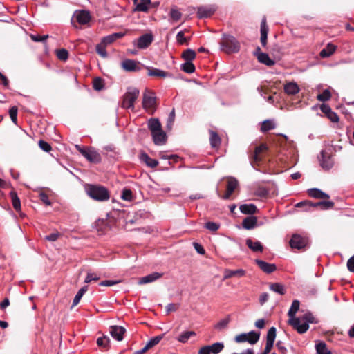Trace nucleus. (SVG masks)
<instances>
[{
  "label": "nucleus",
  "mask_w": 354,
  "mask_h": 354,
  "mask_svg": "<svg viewBox=\"0 0 354 354\" xmlns=\"http://www.w3.org/2000/svg\"><path fill=\"white\" fill-rule=\"evenodd\" d=\"M241 213L245 214H254L257 212V208L254 204H243L239 207Z\"/></svg>",
  "instance_id": "nucleus-27"
},
{
  "label": "nucleus",
  "mask_w": 354,
  "mask_h": 354,
  "mask_svg": "<svg viewBox=\"0 0 354 354\" xmlns=\"http://www.w3.org/2000/svg\"><path fill=\"white\" fill-rule=\"evenodd\" d=\"M148 127L151 131V133L158 131L162 129L160 122L157 118H151L150 120H149Z\"/></svg>",
  "instance_id": "nucleus-28"
},
{
  "label": "nucleus",
  "mask_w": 354,
  "mask_h": 354,
  "mask_svg": "<svg viewBox=\"0 0 354 354\" xmlns=\"http://www.w3.org/2000/svg\"><path fill=\"white\" fill-rule=\"evenodd\" d=\"M300 306V302L299 300L295 299L293 300L291 306L288 312V315L290 317V319H294L296 318L295 317L296 313L299 309Z\"/></svg>",
  "instance_id": "nucleus-34"
},
{
  "label": "nucleus",
  "mask_w": 354,
  "mask_h": 354,
  "mask_svg": "<svg viewBox=\"0 0 354 354\" xmlns=\"http://www.w3.org/2000/svg\"><path fill=\"white\" fill-rule=\"evenodd\" d=\"M259 337H260L259 332H256V331L252 330L248 333V339H249L248 343H250L251 344H254L255 343H257L259 341Z\"/></svg>",
  "instance_id": "nucleus-46"
},
{
  "label": "nucleus",
  "mask_w": 354,
  "mask_h": 354,
  "mask_svg": "<svg viewBox=\"0 0 354 354\" xmlns=\"http://www.w3.org/2000/svg\"><path fill=\"white\" fill-rule=\"evenodd\" d=\"M256 263L264 272L270 274L276 270L275 264L267 263L263 260L256 259Z\"/></svg>",
  "instance_id": "nucleus-18"
},
{
  "label": "nucleus",
  "mask_w": 354,
  "mask_h": 354,
  "mask_svg": "<svg viewBox=\"0 0 354 354\" xmlns=\"http://www.w3.org/2000/svg\"><path fill=\"white\" fill-rule=\"evenodd\" d=\"M238 180L232 177L229 178L227 185V191L225 195L222 197L225 200H227L231 196L232 194L238 187Z\"/></svg>",
  "instance_id": "nucleus-13"
},
{
  "label": "nucleus",
  "mask_w": 354,
  "mask_h": 354,
  "mask_svg": "<svg viewBox=\"0 0 354 354\" xmlns=\"http://www.w3.org/2000/svg\"><path fill=\"white\" fill-rule=\"evenodd\" d=\"M110 342V339L107 336H103L102 337H99L97 339V344L99 346L107 348Z\"/></svg>",
  "instance_id": "nucleus-51"
},
{
  "label": "nucleus",
  "mask_w": 354,
  "mask_h": 354,
  "mask_svg": "<svg viewBox=\"0 0 354 354\" xmlns=\"http://www.w3.org/2000/svg\"><path fill=\"white\" fill-rule=\"evenodd\" d=\"M39 147L41 149L46 152H49L52 149L50 145L42 140L39 141Z\"/></svg>",
  "instance_id": "nucleus-59"
},
{
  "label": "nucleus",
  "mask_w": 354,
  "mask_h": 354,
  "mask_svg": "<svg viewBox=\"0 0 354 354\" xmlns=\"http://www.w3.org/2000/svg\"><path fill=\"white\" fill-rule=\"evenodd\" d=\"M162 274L153 272L140 279L138 283L140 285L152 283L162 277Z\"/></svg>",
  "instance_id": "nucleus-21"
},
{
  "label": "nucleus",
  "mask_w": 354,
  "mask_h": 354,
  "mask_svg": "<svg viewBox=\"0 0 354 354\" xmlns=\"http://www.w3.org/2000/svg\"><path fill=\"white\" fill-rule=\"evenodd\" d=\"M347 268L350 272H354V255L348 260Z\"/></svg>",
  "instance_id": "nucleus-64"
},
{
  "label": "nucleus",
  "mask_w": 354,
  "mask_h": 354,
  "mask_svg": "<svg viewBox=\"0 0 354 354\" xmlns=\"http://www.w3.org/2000/svg\"><path fill=\"white\" fill-rule=\"evenodd\" d=\"M93 87L95 91H101L104 87V84L101 78L96 77L93 80Z\"/></svg>",
  "instance_id": "nucleus-54"
},
{
  "label": "nucleus",
  "mask_w": 354,
  "mask_h": 354,
  "mask_svg": "<svg viewBox=\"0 0 354 354\" xmlns=\"http://www.w3.org/2000/svg\"><path fill=\"white\" fill-rule=\"evenodd\" d=\"M151 136L153 142L157 145H162L166 142L167 135L162 129L151 133Z\"/></svg>",
  "instance_id": "nucleus-17"
},
{
  "label": "nucleus",
  "mask_w": 354,
  "mask_h": 354,
  "mask_svg": "<svg viewBox=\"0 0 354 354\" xmlns=\"http://www.w3.org/2000/svg\"><path fill=\"white\" fill-rule=\"evenodd\" d=\"M209 141L212 147H218L221 144V138L218 133L212 130L209 131Z\"/></svg>",
  "instance_id": "nucleus-37"
},
{
  "label": "nucleus",
  "mask_w": 354,
  "mask_h": 354,
  "mask_svg": "<svg viewBox=\"0 0 354 354\" xmlns=\"http://www.w3.org/2000/svg\"><path fill=\"white\" fill-rule=\"evenodd\" d=\"M86 194L93 200L97 201H106L110 198L108 189L100 185H87L85 187Z\"/></svg>",
  "instance_id": "nucleus-1"
},
{
  "label": "nucleus",
  "mask_w": 354,
  "mask_h": 354,
  "mask_svg": "<svg viewBox=\"0 0 354 354\" xmlns=\"http://www.w3.org/2000/svg\"><path fill=\"white\" fill-rule=\"evenodd\" d=\"M124 34L122 33V32L113 33V34H111V35H109L108 36L103 37L102 39V41L107 46V45L112 44L116 39L122 37L124 36Z\"/></svg>",
  "instance_id": "nucleus-29"
},
{
  "label": "nucleus",
  "mask_w": 354,
  "mask_h": 354,
  "mask_svg": "<svg viewBox=\"0 0 354 354\" xmlns=\"http://www.w3.org/2000/svg\"><path fill=\"white\" fill-rule=\"evenodd\" d=\"M221 50L227 54L235 53L239 51L240 44L237 39L231 35L225 36L221 43Z\"/></svg>",
  "instance_id": "nucleus-2"
},
{
  "label": "nucleus",
  "mask_w": 354,
  "mask_h": 354,
  "mask_svg": "<svg viewBox=\"0 0 354 354\" xmlns=\"http://www.w3.org/2000/svg\"><path fill=\"white\" fill-rule=\"evenodd\" d=\"M210 354H218L224 348V344L223 342H216L212 345L206 346Z\"/></svg>",
  "instance_id": "nucleus-33"
},
{
  "label": "nucleus",
  "mask_w": 354,
  "mask_h": 354,
  "mask_svg": "<svg viewBox=\"0 0 354 354\" xmlns=\"http://www.w3.org/2000/svg\"><path fill=\"white\" fill-rule=\"evenodd\" d=\"M180 68L187 73H192L195 71V66L192 62H185L181 64Z\"/></svg>",
  "instance_id": "nucleus-43"
},
{
  "label": "nucleus",
  "mask_w": 354,
  "mask_h": 354,
  "mask_svg": "<svg viewBox=\"0 0 354 354\" xmlns=\"http://www.w3.org/2000/svg\"><path fill=\"white\" fill-rule=\"evenodd\" d=\"M151 3V0H141V2L137 5L136 10L142 12L148 10V5Z\"/></svg>",
  "instance_id": "nucleus-50"
},
{
  "label": "nucleus",
  "mask_w": 354,
  "mask_h": 354,
  "mask_svg": "<svg viewBox=\"0 0 354 354\" xmlns=\"http://www.w3.org/2000/svg\"><path fill=\"white\" fill-rule=\"evenodd\" d=\"M289 243L292 248L301 250L307 246L308 243V239L306 236L295 234L292 236Z\"/></svg>",
  "instance_id": "nucleus-6"
},
{
  "label": "nucleus",
  "mask_w": 354,
  "mask_h": 354,
  "mask_svg": "<svg viewBox=\"0 0 354 354\" xmlns=\"http://www.w3.org/2000/svg\"><path fill=\"white\" fill-rule=\"evenodd\" d=\"M320 165L325 170H329L334 165L333 160L330 154L324 151L321 152Z\"/></svg>",
  "instance_id": "nucleus-11"
},
{
  "label": "nucleus",
  "mask_w": 354,
  "mask_h": 354,
  "mask_svg": "<svg viewBox=\"0 0 354 354\" xmlns=\"http://www.w3.org/2000/svg\"><path fill=\"white\" fill-rule=\"evenodd\" d=\"M121 198L124 201H131L133 198L132 192L129 189H123Z\"/></svg>",
  "instance_id": "nucleus-57"
},
{
  "label": "nucleus",
  "mask_w": 354,
  "mask_h": 354,
  "mask_svg": "<svg viewBox=\"0 0 354 354\" xmlns=\"http://www.w3.org/2000/svg\"><path fill=\"white\" fill-rule=\"evenodd\" d=\"M140 159L151 168H155L158 165V160L151 158L146 153H142Z\"/></svg>",
  "instance_id": "nucleus-25"
},
{
  "label": "nucleus",
  "mask_w": 354,
  "mask_h": 354,
  "mask_svg": "<svg viewBox=\"0 0 354 354\" xmlns=\"http://www.w3.org/2000/svg\"><path fill=\"white\" fill-rule=\"evenodd\" d=\"M182 57L186 62H192L196 57V53L194 50L188 48L183 53Z\"/></svg>",
  "instance_id": "nucleus-42"
},
{
  "label": "nucleus",
  "mask_w": 354,
  "mask_h": 354,
  "mask_svg": "<svg viewBox=\"0 0 354 354\" xmlns=\"http://www.w3.org/2000/svg\"><path fill=\"white\" fill-rule=\"evenodd\" d=\"M39 199L46 205H50L51 202L48 196V195L44 192H41L39 194Z\"/></svg>",
  "instance_id": "nucleus-63"
},
{
  "label": "nucleus",
  "mask_w": 354,
  "mask_h": 354,
  "mask_svg": "<svg viewBox=\"0 0 354 354\" xmlns=\"http://www.w3.org/2000/svg\"><path fill=\"white\" fill-rule=\"evenodd\" d=\"M100 278V276L96 273L88 272L84 283H88L92 281H98Z\"/></svg>",
  "instance_id": "nucleus-56"
},
{
  "label": "nucleus",
  "mask_w": 354,
  "mask_h": 354,
  "mask_svg": "<svg viewBox=\"0 0 354 354\" xmlns=\"http://www.w3.org/2000/svg\"><path fill=\"white\" fill-rule=\"evenodd\" d=\"M153 41L152 33H145L139 37L133 44L139 49H145L148 48Z\"/></svg>",
  "instance_id": "nucleus-7"
},
{
  "label": "nucleus",
  "mask_w": 354,
  "mask_h": 354,
  "mask_svg": "<svg viewBox=\"0 0 354 354\" xmlns=\"http://www.w3.org/2000/svg\"><path fill=\"white\" fill-rule=\"evenodd\" d=\"M299 317L301 319L302 322H306L308 325H309L310 323L316 322L314 316L309 312L304 314Z\"/></svg>",
  "instance_id": "nucleus-48"
},
{
  "label": "nucleus",
  "mask_w": 354,
  "mask_h": 354,
  "mask_svg": "<svg viewBox=\"0 0 354 354\" xmlns=\"http://www.w3.org/2000/svg\"><path fill=\"white\" fill-rule=\"evenodd\" d=\"M106 45L104 44L102 41L101 42L96 46V52L97 54L103 58H106L108 56L107 52L106 50Z\"/></svg>",
  "instance_id": "nucleus-44"
},
{
  "label": "nucleus",
  "mask_w": 354,
  "mask_h": 354,
  "mask_svg": "<svg viewBox=\"0 0 354 354\" xmlns=\"http://www.w3.org/2000/svg\"><path fill=\"white\" fill-rule=\"evenodd\" d=\"M196 333L194 331H185L182 333L178 337H176V339L183 344L187 343L189 339L191 337L196 336Z\"/></svg>",
  "instance_id": "nucleus-38"
},
{
  "label": "nucleus",
  "mask_w": 354,
  "mask_h": 354,
  "mask_svg": "<svg viewBox=\"0 0 354 354\" xmlns=\"http://www.w3.org/2000/svg\"><path fill=\"white\" fill-rule=\"evenodd\" d=\"M216 11L214 6H205L198 8L197 16L198 18H207L212 16Z\"/></svg>",
  "instance_id": "nucleus-12"
},
{
  "label": "nucleus",
  "mask_w": 354,
  "mask_h": 354,
  "mask_svg": "<svg viewBox=\"0 0 354 354\" xmlns=\"http://www.w3.org/2000/svg\"><path fill=\"white\" fill-rule=\"evenodd\" d=\"M274 128L275 124L274 123V122L272 120H267L263 122L261 127V130L263 132H266L269 130L274 129Z\"/></svg>",
  "instance_id": "nucleus-45"
},
{
  "label": "nucleus",
  "mask_w": 354,
  "mask_h": 354,
  "mask_svg": "<svg viewBox=\"0 0 354 354\" xmlns=\"http://www.w3.org/2000/svg\"><path fill=\"white\" fill-rule=\"evenodd\" d=\"M223 281H225L227 279L232 278V277H236V278H241L245 274V271L243 269H238L235 270H230V269H225L223 272Z\"/></svg>",
  "instance_id": "nucleus-15"
},
{
  "label": "nucleus",
  "mask_w": 354,
  "mask_h": 354,
  "mask_svg": "<svg viewBox=\"0 0 354 354\" xmlns=\"http://www.w3.org/2000/svg\"><path fill=\"white\" fill-rule=\"evenodd\" d=\"M88 290V286H84L82 288L79 290V291L77 292L76 295L75 296L73 301V306H75L77 305L84 295V294Z\"/></svg>",
  "instance_id": "nucleus-41"
},
{
  "label": "nucleus",
  "mask_w": 354,
  "mask_h": 354,
  "mask_svg": "<svg viewBox=\"0 0 354 354\" xmlns=\"http://www.w3.org/2000/svg\"><path fill=\"white\" fill-rule=\"evenodd\" d=\"M156 104V97L153 93H145L142 100V105L145 109H151L153 108Z\"/></svg>",
  "instance_id": "nucleus-14"
},
{
  "label": "nucleus",
  "mask_w": 354,
  "mask_h": 354,
  "mask_svg": "<svg viewBox=\"0 0 354 354\" xmlns=\"http://www.w3.org/2000/svg\"><path fill=\"white\" fill-rule=\"evenodd\" d=\"M288 322V324L292 326L299 334L306 333L309 328V325H308L306 322H302L299 317L294 319H289Z\"/></svg>",
  "instance_id": "nucleus-8"
},
{
  "label": "nucleus",
  "mask_w": 354,
  "mask_h": 354,
  "mask_svg": "<svg viewBox=\"0 0 354 354\" xmlns=\"http://www.w3.org/2000/svg\"><path fill=\"white\" fill-rule=\"evenodd\" d=\"M248 333H241L240 335H238L235 337V341L237 343H241V342H248L249 339H248Z\"/></svg>",
  "instance_id": "nucleus-62"
},
{
  "label": "nucleus",
  "mask_w": 354,
  "mask_h": 354,
  "mask_svg": "<svg viewBox=\"0 0 354 354\" xmlns=\"http://www.w3.org/2000/svg\"><path fill=\"white\" fill-rule=\"evenodd\" d=\"M257 59L259 62L268 66H271L274 64V62L270 58L267 53H260L257 56Z\"/></svg>",
  "instance_id": "nucleus-35"
},
{
  "label": "nucleus",
  "mask_w": 354,
  "mask_h": 354,
  "mask_svg": "<svg viewBox=\"0 0 354 354\" xmlns=\"http://www.w3.org/2000/svg\"><path fill=\"white\" fill-rule=\"evenodd\" d=\"M125 331V328L122 326H113L111 327L110 334L115 340L122 341Z\"/></svg>",
  "instance_id": "nucleus-16"
},
{
  "label": "nucleus",
  "mask_w": 354,
  "mask_h": 354,
  "mask_svg": "<svg viewBox=\"0 0 354 354\" xmlns=\"http://www.w3.org/2000/svg\"><path fill=\"white\" fill-rule=\"evenodd\" d=\"M268 28L266 25V20L263 19L261 24V42L263 46H266L267 43Z\"/></svg>",
  "instance_id": "nucleus-32"
},
{
  "label": "nucleus",
  "mask_w": 354,
  "mask_h": 354,
  "mask_svg": "<svg viewBox=\"0 0 354 354\" xmlns=\"http://www.w3.org/2000/svg\"><path fill=\"white\" fill-rule=\"evenodd\" d=\"M10 196L12 201V204L13 208L17 211L19 212L21 210V201L19 198L18 197L16 192L11 191L10 193Z\"/></svg>",
  "instance_id": "nucleus-36"
},
{
  "label": "nucleus",
  "mask_w": 354,
  "mask_h": 354,
  "mask_svg": "<svg viewBox=\"0 0 354 354\" xmlns=\"http://www.w3.org/2000/svg\"><path fill=\"white\" fill-rule=\"evenodd\" d=\"M164 334L158 335L156 337H152L149 339V341L146 344V349H150L157 345L163 338Z\"/></svg>",
  "instance_id": "nucleus-40"
},
{
  "label": "nucleus",
  "mask_w": 354,
  "mask_h": 354,
  "mask_svg": "<svg viewBox=\"0 0 354 354\" xmlns=\"http://www.w3.org/2000/svg\"><path fill=\"white\" fill-rule=\"evenodd\" d=\"M9 115L11 120L17 124V108L16 106H12L9 110Z\"/></svg>",
  "instance_id": "nucleus-58"
},
{
  "label": "nucleus",
  "mask_w": 354,
  "mask_h": 354,
  "mask_svg": "<svg viewBox=\"0 0 354 354\" xmlns=\"http://www.w3.org/2000/svg\"><path fill=\"white\" fill-rule=\"evenodd\" d=\"M147 69L148 71V75L149 76L160 77L163 78L172 77L171 73L158 68L147 66Z\"/></svg>",
  "instance_id": "nucleus-20"
},
{
  "label": "nucleus",
  "mask_w": 354,
  "mask_h": 354,
  "mask_svg": "<svg viewBox=\"0 0 354 354\" xmlns=\"http://www.w3.org/2000/svg\"><path fill=\"white\" fill-rule=\"evenodd\" d=\"M334 206V203L330 201H319L317 203H312L310 201H301L297 203L295 205L296 207H306V211H308L310 207H319L322 209H328Z\"/></svg>",
  "instance_id": "nucleus-5"
},
{
  "label": "nucleus",
  "mask_w": 354,
  "mask_h": 354,
  "mask_svg": "<svg viewBox=\"0 0 354 354\" xmlns=\"http://www.w3.org/2000/svg\"><path fill=\"white\" fill-rule=\"evenodd\" d=\"M307 193L310 197L318 199H328L330 197L328 194L317 188L309 189H308Z\"/></svg>",
  "instance_id": "nucleus-22"
},
{
  "label": "nucleus",
  "mask_w": 354,
  "mask_h": 354,
  "mask_svg": "<svg viewBox=\"0 0 354 354\" xmlns=\"http://www.w3.org/2000/svg\"><path fill=\"white\" fill-rule=\"evenodd\" d=\"M316 351L317 354H331L330 351L328 350L324 342L318 343L316 345Z\"/></svg>",
  "instance_id": "nucleus-47"
},
{
  "label": "nucleus",
  "mask_w": 354,
  "mask_h": 354,
  "mask_svg": "<svg viewBox=\"0 0 354 354\" xmlns=\"http://www.w3.org/2000/svg\"><path fill=\"white\" fill-rule=\"evenodd\" d=\"M139 90L136 88H129L124 95L122 107L127 109H134V102L139 96Z\"/></svg>",
  "instance_id": "nucleus-3"
},
{
  "label": "nucleus",
  "mask_w": 354,
  "mask_h": 354,
  "mask_svg": "<svg viewBox=\"0 0 354 354\" xmlns=\"http://www.w3.org/2000/svg\"><path fill=\"white\" fill-rule=\"evenodd\" d=\"M245 242L247 246L253 252H261L263 250L262 244L258 241H253L251 239H248Z\"/></svg>",
  "instance_id": "nucleus-26"
},
{
  "label": "nucleus",
  "mask_w": 354,
  "mask_h": 354,
  "mask_svg": "<svg viewBox=\"0 0 354 354\" xmlns=\"http://www.w3.org/2000/svg\"><path fill=\"white\" fill-rule=\"evenodd\" d=\"M299 91V86L295 82H288L284 85V91L289 95H296Z\"/></svg>",
  "instance_id": "nucleus-23"
},
{
  "label": "nucleus",
  "mask_w": 354,
  "mask_h": 354,
  "mask_svg": "<svg viewBox=\"0 0 354 354\" xmlns=\"http://www.w3.org/2000/svg\"><path fill=\"white\" fill-rule=\"evenodd\" d=\"M57 57L59 59L66 61L68 57V52L64 48H61L57 50Z\"/></svg>",
  "instance_id": "nucleus-53"
},
{
  "label": "nucleus",
  "mask_w": 354,
  "mask_h": 354,
  "mask_svg": "<svg viewBox=\"0 0 354 354\" xmlns=\"http://www.w3.org/2000/svg\"><path fill=\"white\" fill-rule=\"evenodd\" d=\"M267 149H268L267 145L265 144H261L259 146L255 148L254 152L252 156V160L256 162L261 161V158L260 157V154L263 151H266Z\"/></svg>",
  "instance_id": "nucleus-30"
},
{
  "label": "nucleus",
  "mask_w": 354,
  "mask_h": 354,
  "mask_svg": "<svg viewBox=\"0 0 354 354\" xmlns=\"http://www.w3.org/2000/svg\"><path fill=\"white\" fill-rule=\"evenodd\" d=\"M205 227L211 232H216L218 230L220 225L215 222L209 221L205 224Z\"/></svg>",
  "instance_id": "nucleus-55"
},
{
  "label": "nucleus",
  "mask_w": 354,
  "mask_h": 354,
  "mask_svg": "<svg viewBox=\"0 0 354 354\" xmlns=\"http://www.w3.org/2000/svg\"><path fill=\"white\" fill-rule=\"evenodd\" d=\"M48 37V35H31L30 38L32 41L35 42H43L47 39Z\"/></svg>",
  "instance_id": "nucleus-60"
},
{
  "label": "nucleus",
  "mask_w": 354,
  "mask_h": 354,
  "mask_svg": "<svg viewBox=\"0 0 354 354\" xmlns=\"http://www.w3.org/2000/svg\"><path fill=\"white\" fill-rule=\"evenodd\" d=\"M336 49V46L330 43L328 44L326 47L323 48L319 55L322 58L328 57L333 54Z\"/></svg>",
  "instance_id": "nucleus-31"
},
{
  "label": "nucleus",
  "mask_w": 354,
  "mask_h": 354,
  "mask_svg": "<svg viewBox=\"0 0 354 354\" xmlns=\"http://www.w3.org/2000/svg\"><path fill=\"white\" fill-rule=\"evenodd\" d=\"M331 97L330 92L328 89H325L322 93L319 94L317 97V100L320 102H325L328 100Z\"/></svg>",
  "instance_id": "nucleus-49"
},
{
  "label": "nucleus",
  "mask_w": 354,
  "mask_h": 354,
  "mask_svg": "<svg viewBox=\"0 0 354 354\" xmlns=\"http://www.w3.org/2000/svg\"><path fill=\"white\" fill-rule=\"evenodd\" d=\"M175 120V111L174 109L170 112L168 118H167V127L168 129H171L172 127V124Z\"/></svg>",
  "instance_id": "nucleus-61"
},
{
  "label": "nucleus",
  "mask_w": 354,
  "mask_h": 354,
  "mask_svg": "<svg viewBox=\"0 0 354 354\" xmlns=\"http://www.w3.org/2000/svg\"><path fill=\"white\" fill-rule=\"evenodd\" d=\"M74 16L77 21L80 24H86L91 19L90 13L86 10L76 11Z\"/></svg>",
  "instance_id": "nucleus-19"
},
{
  "label": "nucleus",
  "mask_w": 354,
  "mask_h": 354,
  "mask_svg": "<svg viewBox=\"0 0 354 354\" xmlns=\"http://www.w3.org/2000/svg\"><path fill=\"white\" fill-rule=\"evenodd\" d=\"M257 225V218L255 216H251L244 218L242 221V226L244 229L252 230Z\"/></svg>",
  "instance_id": "nucleus-24"
},
{
  "label": "nucleus",
  "mask_w": 354,
  "mask_h": 354,
  "mask_svg": "<svg viewBox=\"0 0 354 354\" xmlns=\"http://www.w3.org/2000/svg\"><path fill=\"white\" fill-rule=\"evenodd\" d=\"M75 148L90 162L99 163L101 162V156L95 149L84 148L78 145H75Z\"/></svg>",
  "instance_id": "nucleus-4"
},
{
  "label": "nucleus",
  "mask_w": 354,
  "mask_h": 354,
  "mask_svg": "<svg viewBox=\"0 0 354 354\" xmlns=\"http://www.w3.org/2000/svg\"><path fill=\"white\" fill-rule=\"evenodd\" d=\"M169 16H170L171 19L176 21L180 19L182 15H181V12L178 10H177L175 8H173L171 9Z\"/></svg>",
  "instance_id": "nucleus-52"
},
{
  "label": "nucleus",
  "mask_w": 354,
  "mask_h": 354,
  "mask_svg": "<svg viewBox=\"0 0 354 354\" xmlns=\"http://www.w3.org/2000/svg\"><path fill=\"white\" fill-rule=\"evenodd\" d=\"M270 290L276 292V293H278L281 295H283L286 293V290H285V288H284V286L281 283H271L270 285Z\"/></svg>",
  "instance_id": "nucleus-39"
},
{
  "label": "nucleus",
  "mask_w": 354,
  "mask_h": 354,
  "mask_svg": "<svg viewBox=\"0 0 354 354\" xmlns=\"http://www.w3.org/2000/svg\"><path fill=\"white\" fill-rule=\"evenodd\" d=\"M275 338H276V328L274 327H271L268 330V333H267L265 351H263L262 353H258V354H268L270 352V351L274 345Z\"/></svg>",
  "instance_id": "nucleus-9"
},
{
  "label": "nucleus",
  "mask_w": 354,
  "mask_h": 354,
  "mask_svg": "<svg viewBox=\"0 0 354 354\" xmlns=\"http://www.w3.org/2000/svg\"><path fill=\"white\" fill-rule=\"evenodd\" d=\"M121 67L127 72H138L141 70L140 62L130 59H126L122 61Z\"/></svg>",
  "instance_id": "nucleus-10"
}]
</instances>
